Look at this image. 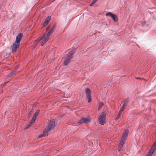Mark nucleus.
I'll list each match as a JSON object with an SVG mask.
<instances>
[{"instance_id":"nucleus-20","label":"nucleus","mask_w":156,"mask_h":156,"mask_svg":"<svg viewBox=\"0 0 156 156\" xmlns=\"http://www.w3.org/2000/svg\"><path fill=\"white\" fill-rule=\"evenodd\" d=\"M56 27V24H55L51 28V30H52L53 31H54V30H55V28Z\"/></svg>"},{"instance_id":"nucleus-35","label":"nucleus","mask_w":156,"mask_h":156,"mask_svg":"<svg viewBox=\"0 0 156 156\" xmlns=\"http://www.w3.org/2000/svg\"><path fill=\"white\" fill-rule=\"evenodd\" d=\"M121 149H120H120H119V151H121Z\"/></svg>"},{"instance_id":"nucleus-17","label":"nucleus","mask_w":156,"mask_h":156,"mask_svg":"<svg viewBox=\"0 0 156 156\" xmlns=\"http://www.w3.org/2000/svg\"><path fill=\"white\" fill-rule=\"evenodd\" d=\"M103 103H100L99 104L98 107V110H100V109L101 108L102 106H103Z\"/></svg>"},{"instance_id":"nucleus-31","label":"nucleus","mask_w":156,"mask_h":156,"mask_svg":"<svg viewBox=\"0 0 156 156\" xmlns=\"http://www.w3.org/2000/svg\"><path fill=\"white\" fill-rule=\"evenodd\" d=\"M98 0H94V2H96L98 1Z\"/></svg>"},{"instance_id":"nucleus-27","label":"nucleus","mask_w":156,"mask_h":156,"mask_svg":"<svg viewBox=\"0 0 156 156\" xmlns=\"http://www.w3.org/2000/svg\"><path fill=\"white\" fill-rule=\"evenodd\" d=\"M146 23V22H142L141 23V25L142 26H143Z\"/></svg>"},{"instance_id":"nucleus-21","label":"nucleus","mask_w":156,"mask_h":156,"mask_svg":"<svg viewBox=\"0 0 156 156\" xmlns=\"http://www.w3.org/2000/svg\"><path fill=\"white\" fill-rule=\"evenodd\" d=\"M125 108V107L124 106H123V105L122 106V107L120 109L121 110H122L123 111V110H124Z\"/></svg>"},{"instance_id":"nucleus-7","label":"nucleus","mask_w":156,"mask_h":156,"mask_svg":"<svg viewBox=\"0 0 156 156\" xmlns=\"http://www.w3.org/2000/svg\"><path fill=\"white\" fill-rule=\"evenodd\" d=\"M86 96L88 99V101L90 103L91 101V98L90 95V90L88 88H87L85 90Z\"/></svg>"},{"instance_id":"nucleus-19","label":"nucleus","mask_w":156,"mask_h":156,"mask_svg":"<svg viewBox=\"0 0 156 156\" xmlns=\"http://www.w3.org/2000/svg\"><path fill=\"white\" fill-rule=\"evenodd\" d=\"M127 137H123V136H122V141L123 142H125V141Z\"/></svg>"},{"instance_id":"nucleus-36","label":"nucleus","mask_w":156,"mask_h":156,"mask_svg":"<svg viewBox=\"0 0 156 156\" xmlns=\"http://www.w3.org/2000/svg\"><path fill=\"white\" fill-rule=\"evenodd\" d=\"M9 81V80H8V81H6V82H8Z\"/></svg>"},{"instance_id":"nucleus-8","label":"nucleus","mask_w":156,"mask_h":156,"mask_svg":"<svg viewBox=\"0 0 156 156\" xmlns=\"http://www.w3.org/2000/svg\"><path fill=\"white\" fill-rule=\"evenodd\" d=\"M106 15L107 16H110L111 17L115 22H117L118 20V18L116 15L113 14L111 12H109L107 13Z\"/></svg>"},{"instance_id":"nucleus-22","label":"nucleus","mask_w":156,"mask_h":156,"mask_svg":"<svg viewBox=\"0 0 156 156\" xmlns=\"http://www.w3.org/2000/svg\"><path fill=\"white\" fill-rule=\"evenodd\" d=\"M122 111H123L121 110L120 109V110L119 112V115H121L122 114Z\"/></svg>"},{"instance_id":"nucleus-34","label":"nucleus","mask_w":156,"mask_h":156,"mask_svg":"<svg viewBox=\"0 0 156 156\" xmlns=\"http://www.w3.org/2000/svg\"><path fill=\"white\" fill-rule=\"evenodd\" d=\"M30 115H31V114H30V113H29V114H28V116H30Z\"/></svg>"},{"instance_id":"nucleus-18","label":"nucleus","mask_w":156,"mask_h":156,"mask_svg":"<svg viewBox=\"0 0 156 156\" xmlns=\"http://www.w3.org/2000/svg\"><path fill=\"white\" fill-rule=\"evenodd\" d=\"M51 19V16H48L46 19L45 22L48 23V22L50 21Z\"/></svg>"},{"instance_id":"nucleus-5","label":"nucleus","mask_w":156,"mask_h":156,"mask_svg":"<svg viewBox=\"0 0 156 156\" xmlns=\"http://www.w3.org/2000/svg\"><path fill=\"white\" fill-rule=\"evenodd\" d=\"M55 119H53L51 120L48 126L46 128V129L48 131H50L51 129L55 127Z\"/></svg>"},{"instance_id":"nucleus-28","label":"nucleus","mask_w":156,"mask_h":156,"mask_svg":"<svg viewBox=\"0 0 156 156\" xmlns=\"http://www.w3.org/2000/svg\"><path fill=\"white\" fill-rule=\"evenodd\" d=\"M53 31L52 30H51V29L50 30V31L49 32V33H50L51 34H52L53 33Z\"/></svg>"},{"instance_id":"nucleus-25","label":"nucleus","mask_w":156,"mask_h":156,"mask_svg":"<svg viewBox=\"0 0 156 156\" xmlns=\"http://www.w3.org/2000/svg\"><path fill=\"white\" fill-rule=\"evenodd\" d=\"M96 2H94V0L90 4V6H91L93 5L94 3H95Z\"/></svg>"},{"instance_id":"nucleus-29","label":"nucleus","mask_w":156,"mask_h":156,"mask_svg":"<svg viewBox=\"0 0 156 156\" xmlns=\"http://www.w3.org/2000/svg\"><path fill=\"white\" fill-rule=\"evenodd\" d=\"M49 29V27H47L46 28V30L47 31H48V30Z\"/></svg>"},{"instance_id":"nucleus-1","label":"nucleus","mask_w":156,"mask_h":156,"mask_svg":"<svg viewBox=\"0 0 156 156\" xmlns=\"http://www.w3.org/2000/svg\"><path fill=\"white\" fill-rule=\"evenodd\" d=\"M23 36V34L20 33L16 36V41H14L13 44L11 47L12 52H14L16 51L17 48L20 46V42Z\"/></svg>"},{"instance_id":"nucleus-14","label":"nucleus","mask_w":156,"mask_h":156,"mask_svg":"<svg viewBox=\"0 0 156 156\" xmlns=\"http://www.w3.org/2000/svg\"><path fill=\"white\" fill-rule=\"evenodd\" d=\"M128 130H126L123 133L122 136H123V137H127L128 135Z\"/></svg>"},{"instance_id":"nucleus-6","label":"nucleus","mask_w":156,"mask_h":156,"mask_svg":"<svg viewBox=\"0 0 156 156\" xmlns=\"http://www.w3.org/2000/svg\"><path fill=\"white\" fill-rule=\"evenodd\" d=\"M90 120V118L89 117L86 118H82L77 123L79 125L83 123H87L89 122Z\"/></svg>"},{"instance_id":"nucleus-10","label":"nucleus","mask_w":156,"mask_h":156,"mask_svg":"<svg viewBox=\"0 0 156 156\" xmlns=\"http://www.w3.org/2000/svg\"><path fill=\"white\" fill-rule=\"evenodd\" d=\"M40 112L39 110L38 109L37 110V111L35 112V114H34V115L33 116V117L32 119V121L33 122H35L37 116L38 115L39 113Z\"/></svg>"},{"instance_id":"nucleus-2","label":"nucleus","mask_w":156,"mask_h":156,"mask_svg":"<svg viewBox=\"0 0 156 156\" xmlns=\"http://www.w3.org/2000/svg\"><path fill=\"white\" fill-rule=\"evenodd\" d=\"M51 34L48 32L46 35L44 34L43 36L38 41L35 42L36 44L38 43L43 46L48 40Z\"/></svg>"},{"instance_id":"nucleus-4","label":"nucleus","mask_w":156,"mask_h":156,"mask_svg":"<svg viewBox=\"0 0 156 156\" xmlns=\"http://www.w3.org/2000/svg\"><path fill=\"white\" fill-rule=\"evenodd\" d=\"M156 149V140L152 145L147 156H151Z\"/></svg>"},{"instance_id":"nucleus-26","label":"nucleus","mask_w":156,"mask_h":156,"mask_svg":"<svg viewBox=\"0 0 156 156\" xmlns=\"http://www.w3.org/2000/svg\"><path fill=\"white\" fill-rule=\"evenodd\" d=\"M120 115H119L117 116V117L115 119H116V120H117V119H118L120 118Z\"/></svg>"},{"instance_id":"nucleus-3","label":"nucleus","mask_w":156,"mask_h":156,"mask_svg":"<svg viewBox=\"0 0 156 156\" xmlns=\"http://www.w3.org/2000/svg\"><path fill=\"white\" fill-rule=\"evenodd\" d=\"M107 112H102L98 117V122L101 125L105 124V120L106 119Z\"/></svg>"},{"instance_id":"nucleus-16","label":"nucleus","mask_w":156,"mask_h":156,"mask_svg":"<svg viewBox=\"0 0 156 156\" xmlns=\"http://www.w3.org/2000/svg\"><path fill=\"white\" fill-rule=\"evenodd\" d=\"M125 142H123L122 141H121V142L120 143V144L119 145V148H120V149H121V148L122 147H123V145L125 144Z\"/></svg>"},{"instance_id":"nucleus-15","label":"nucleus","mask_w":156,"mask_h":156,"mask_svg":"<svg viewBox=\"0 0 156 156\" xmlns=\"http://www.w3.org/2000/svg\"><path fill=\"white\" fill-rule=\"evenodd\" d=\"M34 122H33L32 121V120L31 119L30 122L27 126L25 129H27L29 128Z\"/></svg>"},{"instance_id":"nucleus-11","label":"nucleus","mask_w":156,"mask_h":156,"mask_svg":"<svg viewBox=\"0 0 156 156\" xmlns=\"http://www.w3.org/2000/svg\"><path fill=\"white\" fill-rule=\"evenodd\" d=\"M48 131H48L46 129H44L43 131V133L41 134V135L38 136V138H40L44 136L48 135Z\"/></svg>"},{"instance_id":"nucleus-24","label":"nucleus","mask_w":156,"mask_h":156,"mask_svg":"<svg viewBox=\"0 0 156 156\" xmlns=\"http://www.w3.org/2000/svg\"><path fill=\"white\" fill-rule=\"evenodd\" d=\"M128 103V102H125L124 104L123 105V106H124L125 107L127 105Z\"/></svg>"},{"instance_id":"nucleus-12","label":"nucleus","mask_w":156,"mask_h":156,"mask_svg":"<svg viewBox=\"0 0 156 156\" xmlns=\"http://www.w3.org/2000/svg\"><path fill=\"white\" fill-rule=\"evenodd\" d=\"M66 57L65 60L63 64L64 65L67 66L69 64L70 60L71 59V58Z\"/></svg>"},{"instance_id":"nucleus-30","label":"nucleus","mask_w":156,"mask_h":156,"mask_svg":"<svg viewBox=\"0 0 156 156\" xmlns=\"http://www.w3.org/2000/svg\"><path fill=\"white\" fill-rule=\"evenodd\" d=\"M18 66L16 67L15 68V69L14 70H16H16H17V69H18Z\"/></svg>"},{"instance_id":"nucleus-33","label":"nucleus","mask_w":156,"mask_h":156,"mask_svg":"<svg viewBox=\"0 0 156 156\" xmlns=\"http://www.w3.org/2000/svg\"><path fill=\"white\" fill-rule=\"evenodd\" d=\"M129 100H126V102H128H128H129Z\"/></svg>"},{"instance_id":"nucleus-13","label":"nucleus","mask_w":156,"mask_h":156,"mask_svg":"<svg viewBox=\"0 0 156 156\" xmlns=\"http://www.w3.org/2000/svg\"><path fill=\"white\" fill-rule=\"evenodd\" d=\"M16 70H14L10 73L9 76V77H11L15 75L16 74Z\"/></svg>"},{"instance_id":"nucleus-23","label":"nucleus","mask_w":156,"mask_h":156,"mask_svg":"<svg viewBox=\"0 0 156 156\" xmlns=\"http://www.w3.org/2000/svg\"><path fill=\"white\" fill-rule=\"evenodd\" d=\"M48 24V23H47L45 22H44L43 24V26L44 27V26H46V25H47Z\"/></svg>"},{"instance_id":"nucleus-9","label":"nucleus","mask_w":156,"mask_h":156,"mask_svg":"<svg viewBox=\"0 0 156 156\" xmlns=\"http://www.w3.org/2000/svg\"><path fill=\"white\" fill-rule=\"evenodd\" d=\"M76 50V48L72 49L67 55V57L71 58H73V55L74 52Z\"/></svg>"},{"instance_id":"nucleus-32","label":"nucleus","mask_w":156,"mask_h":156,"mask_svg":"<svg viewBox=\"0 0 156 156\" xmlns=\"http://www.w3.org/2000/svg\"><path fill=\"white\" fill-rule=\"evenodd\" d=\"M129 100H126V102H128H128H129Z\"/></svg>"}]
</instances>
